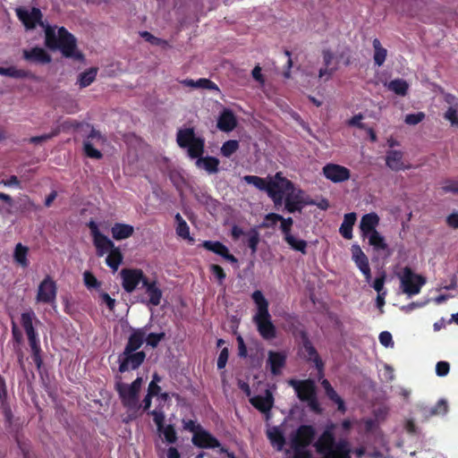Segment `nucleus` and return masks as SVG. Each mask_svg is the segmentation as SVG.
Listing matches in <instances>:
<instances>
[{"label": "nucleus", "instance_id": "obj_1", "mask_svg": "<svg viewBox=\"0 0 458 458\" xmlns=\"http://www.w3.org/2000/svg\"><path fill=\"white\" fill-rule=\"evenodd\" d=\"M16 13L27 30H32L38 23L45 30V46L50 50L60 49L65 57L81 61L83 55L76 49V38L68 30L61 27H52L41 21L42 13L38 8L33 7L31 11L17 8Z\"/></svg>", "mask_w": 458, "mask_h": 458}, {"label": "nucleus", "instance_id": "obj_2", "mask_svg": "<svg viewBox=\"0 0 458 458\" xmlns=\"http://www.w3.org/2000/svg\"><path fill=\"white\" fill-rule=\"evenodd\" d=\"M334 425L327 428L314 444L316 451L327 458H352V449L346 438L335 440Z\"/></svg>", "mask_w": 458, "mask_h": 458}, {"label": "nucleus", "instance_id": "obj_3", "mask_svg": "<svg viewBox=\"0 0 458 458\" xmlns=\"http://www.w3.org/2000/svg\"><path fill=\"white\" fill-rule=\"evenodd\" d=\"M176 141L181 148H187L188 155L191 158L201 157L204 152L205 141L203 139L195 136L193 128L179 130L176 135Z\"/></svg>", "mask_w": 458, "mask_h": 458}, {"label": "nucleus", "instance_id": "obj_4", "mask_svg": "<svg viewBox=\"0 0 458 458\" xmlns=\"http://www.w3.org/2000/svg\"><path fill=\"white\" fill-rule=\"evenodd\" d=\"M403 292L408 295L420 293V288L426 283V278L414 273L409 267H403L398 274Z\"/></svg>", "mask_w": 458, "mask_h": 458}, {"label": "nucleus", "instance_id": "obj_5", "mask_svg": "<svg viewBox=\"0 0 458 458\" xmlns=\"http://www.w3.org/2000/svg\"><path fill=\"white\" fill-rule=\"evenodd\" d=\"M148 415L153 417L157 429L160 434H163L165 442L174 444L177 441V433L174 425L169 424L165 426V415L163 405H157L154 410L148 412Z\"/></svg>", "mask_w": 458, "mask_h": 458}, {"label": "nucleus", "instance_id": "obj_6", "mask_svg": "<svg viewBox=\"0 0 458 458\" xmlns=\"http://www.w3.org/2000/svg\"><path fill=\"white\" fill-rule=\"evenodd\" d=\"M301 339L302 344L301 356L307 361H312L315 364L318 370V379H321L324 377L325 368L322 359L318 355L316 348L313 346L305 331L301 332Z\"/></svg>", "mask_w": 458, "mask_h": 458}, {"label": "nucleus", "instance_id": "obj_7", "mask_svg": "<svg viewBox=\"0 0 458 458\" xmlns=\"http://www.w3.org/2000/svg\"><path fill=\"white\" fill-rule=\"evenodd\" d=\"M116 391L123 407H125L128 411L131 412V414L129 415L130 419H135L138 411L140 409L139 394L130 389L128 385L123 383H118L116 385Z\"/></svg>", "mask_w": 458, "mask_h": 458}, {"label": "nucleus", "instance_id": "obj_8", "mask_svg": "<svg viewBox=\"0 0 458 458\" xmlns=\"http://www.w3.org/2000/svg\"><path fill=\"white\" fill-rule=\"evenodd\" d=\"M146 353L143 351L140 352H123L118 356L119 371L121 373L128 370L137 369L145 360Z\"/></svg>", "mask_w": 458, "mask_h": 458}, {"label": "nucleus", "instance_id": "obj_9", "mask_svg": "<svg viewBox=\"0 0 458 458\" xmlns=\"http://www.w3.org/2000/svg\"><path fill=\"white\" fill-rule=\"evenodd\" d=\"M289 386L293 387L300 401L305 402L317 395L315 381L309 378L304 380L290 379Z\"/></svg>", "mask_w": 458, "mask_h": 458}, {"label": "nucleus", "instance_id": "obj_10", "mask_svg": "<svg viewBox=\"0 0 458 458\" xmlns=\"http://www.w3.org/2000/svg\"><path fill=\"white\" fill-rule=\"evenodd\" d=\"M316 437V429L311 425H301L291 435V446L308 447Z\"/></svg>", "mask_w": 458, "mask_h": 458}, {"label": "nucleus", "instance_id": "obj_11", "mask_svg": "<svg viewBox=\"0 0 458 458\" xmlns=\"http://www.w3.org/2000/svg\"><path fill=\"white\" fill-rule=\"evenodd\" d=\"M120 276L123 279L122 285L127 293H131L140 283L143 284L144 280H148L140 269L123 268Z\"/></svg>", "mask_w": 458, "mask_h": 458}, {"label": "nucleus", "instance_id": "obj_12", "mask_svg": "<svg viewBox=\"0 0 458 458\" xmlns=\"http://www.w3.org/2000/svg\"><path fill=\"white\" fill-rule=\"evenodd\" d=\"M191 442L195 446L202 449H215L221 446L219 440L204 428L192 435Z\"/></svg>", "mask_w": 458, "mask_h": 458}, {"label": "nucleus", "instance_id": "obj_13", "mask_svg": "<svg viewBox=\"0 0 458 458\" xmlns=\"http://www.w3.org/2000/svg\"><path fill=\"white\" fill-rule=\"evenodd\" d=\"M89 133L87 139L83 141V150L87 157L95 159H100L102 157V154L99 150L93 148L92 140H96L97 142H104L105 139L100 133L99 131L95 130L93 127H89ZM88 129H85V132Z\"/></svg>", "mask_w": 458, "mask_h": 458}, {"label": "nucleus", "instance_id": "obj_14", "mask_svg": "<svg viewBox=\"0 0 458 458\" xmlns=\"http://www.w3.org/2000/svg\"><path fill=\"white\" fill-rule=\"evenodd\" d=\"M250 403L259 411L268 416L274 406L275 399L271 390L266 389L265 395H255L250 398Z\"/></svg>", "mask_w": 458, "mask_h": 458}, {"label": "nucleus", "instance_id": "obj_15", "mask_svg": "<svg viewBox=\"0 0 458 458\" xmlns=\"http://www.w3.org/2000/svg\"><path fill=\"white\" fill-rule=\"evenodd\" d=\"M293 186V183L291 181L283 177L281 173H276L274 179L269 181L268 192L280 194L286 198Z\"/></svg>", "mask_w": 458, "mask_h": 458}, {"label": "nucleus", "instance_id": "obj_16", "mask_svg": "<svg viewBox=\"0 0 458 458\" xmlns=\"http://www.w3.org/2000/svg\"><path fill=\"white\" fill-rule=\"evenodd\" d=\"M324 175L334 182H341L350 178V171L339 165L329 164L323 168Z\"/></svg>", "mask_w": 458, "mask_h": 458}, {"label": "nucleus", "instance_id": "obj_17", "mask_svg": "<svg viewBox=\"0 0 458 458\" xmlns=\"http://www.w3.org/2000/svg\"><path fill=\"white\" fill-rule=\"evenodd\" d=\"M287 356L283 352L269 351L267 353V364L274 376H279L286 364Z\"/></svg>", "mask_w": 458, "mask_h": 458}, {"label": "nucleus", "instance_id": "obj_18", "mask_svg": "<svg viewBox=\"0 0 458 458\" xmlns=\"http://www.w3.org/2000/svg\"><path fill=\"white\" fill-rule=\"evenodd\" d=\"M22 57L28 62L40 64H47L52 61L51 55L45 49L38 47L23 49Z\"/></svg>", "mask_w": 458, "mask_h": 458}, {"label": "nucleus", "instance_id": "obj_19", "mask_svg": "<svg viewBox=\"0 0 458 458\" xmlns=\"http://www.w3.org/2000/svg\"><path fill=\"white\" fill-rule=\"evenodd\" d=\"M55 283L47 276L38 286V300L39 301L50 302L55 297Z\"/></svg>", "mask_w": 458, "mask_h": 458}, {"label": "nucleus", "instance_id": "obj_20", "mask_svg": "<svg viewBox=\"0 0 458 458\" xmlns=\"http://www.w3.org/2000/svg\"><path fill=\"white\" fill-rule=\"evenodd\" d=\"M304 194L303 191L296 189L293 185L285 198V209L290 213L301 211Z\"/></svg>", "mask_w": 458, "mask_h": 458}, {"label": "nucleus", "instance_id": "obj_21", "mask_svg": "<svg viewBox=\"0 0 458 458\" xmlns=\"http://www.w3.org/2000/svg\"><path fill=\"white\" fill-rule=\"evenodd\" d=\"M271 317H253L260 335L267 340L276 336V327L270 321Z\"/></svg>", "mask_w": 458, "mask_h": 458}, {"label": "nucleus", "instance_id": "obj_22", "mask_svg": "<svg viewBox=\"0 0 458 458\" xmlns=\"http://www.w3.org/2000/svg\"><path fill=\"white\" fill-rule=\"evenodd\" d=\"M379 223V217L376 213H369L364 215L361 217L360 223V229L361 232L362 237H367L368 235L373 233V232H377L376 230L377 225Z\"/></svg>", "mask_w": 458, "mask_h": 458}, {"label": "nucleus", "instance_id": "obj_23", "mask_svg": "<svg viewBox=\"0 0 458 458\" xmlns=\"http://www.w3.org/2000/svg\"><path fill=\"white\" fill-rule=\"evenodd\" d=\"M202 245L206 250L222 256L231 263L238 262L237 259L229 253L228 248L220 242L205 241Z\"/></svg>", "mask_w": 458, "mask_h": 458}, {"label": "nucleus", "instance_id": "obj_24", "mask_svg": "<svg viewBox=\"0 0 458 458\" xmlns=\"http://www.w3.org/2000/svg\"><path fill=\"white\" fill-rule=\"evenodd\" d=\"M237 125V120L233 111L225 109L217 121V128L222 131H232Z\"/></svg>", "mask_w": 458, "mask_h": 458}, {"label": "nucleus", "instance_id": "obj_25", "mask_svg": "<svg viewBox=\"0 0 458 458\" xmlns=\"http://www.w3.org/2000/svg\"><path fill=\"white\" fill-rule=\"evenodd\" d=\"M366 238H368L369 245H371L376 251L382 252L386 257H389L392 254L384 236L378 232H373V233L368 235Z\"/></svg>", "mask_w": 458, "mask_h": 458}, {"label": "nucleus", "instance_id": "obj_26", "mask_svg": "<svg viewBox=\"0 0 458 458\" xmlns=\"http://www.w3.org/2000/svg\"><path fill=\"white\" fill-rule=\"evenodd\" d=\"M144 342L145 333L140 330H136L130 335L124 350L128 352H140L139 349L142 346Z\"/></svg>", "mask_w": 458, "mask_h": 458}, {"label": "nucleus", "instance_id": "obj_27", "mask_svg": "<svg viewBox=\"0 0 458 458\" xmlns=\"http://www.w3.org/2000/svg\"><path fill=\"white\" fill-rule=\"evenodd\" d=\"M357 216L354 212L344 215V221L340 227V233L347 240L352 238V226L355 224Z\"/></svg>", "mask_w": 458, "mask_h": 458}, {"label": "nucleus", "instance_id": "obj_28", "mask_svg": "<svg viewBox=\"0 0 458 458\" xmlns=\"http://www.w3.org/2000/svg\"><path fill=\"white\" fill-rule=\"evenodd\" d=\"M111 232L114 239L123 240L133 234L134 228L130 225L116 223L112 227Z\"/></svg>", "mask_w": 458, "mask_h": 458}, {"label": "nucleus", "instance_id": "obj_29", "mask_svg": "<svg viewBox=\"0 0 458 458\" xmlns=\"http://www.w3.org/2000/svg\"><path fill=\"white\" fill-rule=\"evenodd\" d=\"M196 165L206 170L209 174L218 172L219 160L214 157H197Z\"/></svg>", "mask_w": 458, "mask_h": 458}, {"label": "nucleus", "instance_id": "obj_30", "mask_svg": "<svg viewBox=\"0 0 458 458\" xmlns=\"http://www.w3.org/2000/svg\"><path fill=\"white\" fill-rule=\"evenodd\" d=\"M272 220L273 223L281 222L280 229L284 233V236H286L291 233V228L293 224V220L292 217L284 218L281 215L270 213L266 216V221Z\"/></svg>", "mask_w": 458, "mask_h": 458}, {"label": "nucleus", "instance_id": "obj_31", "mask_svg": "<svg viewBox=\"0 0 458 458\" xmlns=\"http://www.w3.org/2000/svg\"><path fill=\"white\" fill-rule=\"evenodd\" d=\"M93 239L98 256H103L108 250H116L114 242L102 233Z\"/></svg>", "mask_w": 458, "mask_h": 458}, {"label": "nucleus", "instance_id": "obj_32", "mask_svg": "<svg viewBox=\"0 0 458 458\" xmlns=\"http://www.w3.org/2000/svg\"><path fill=\"white\" fill-rule=\"evenodd\" d=\"M386 165L392 170L398 171L403 168V153L398 150H390L386 154Z\"/></svg>", "mask_w": 458, "mask_h": 458}, {"label": "nucleus", "instance_id": "obj_33", "mask_svg": "<svg viewBox=\"0 0 458 458\" xmlns=\"http://www.w3.org/2000/svg\"><path fill=\"white\" fill-rule=\"evenodd\" d=\"M143 287L146 288V293L149 297L150 304L155 306L158 305L160 303L162 293L159 288L157 287L156 283H149L148 280H144Z\"/></svg>", "mask_w": 458, "mask_h": 458}, {"label": "nucleus", "instance_id": "obj_34", "mask_svg": "<svg viewBox=\"0 0 458 458\" xmlns=\"http://www.w3.org/2000/svg\"><path fill=\"white\" fill-rule=\"evenodd\" d=\"M448 411L447 402L444 399H440L435 406L430 408H424L423 412L426 418L444 415Z\"/></svg>", "mask_w": 458, "mask_h": 458}, {"label": "nucleus", "instance_id": "obj_35", "mask_svg": "<svg viewBox=\"0 0 458 458\" xmlns=\"http://www.w3.org/2000/svg\"><path fill=\"white\" fill-rule=\"evenodd\" d=\"M351 250L352 258L360 269L369 266L367 256L364 254L359 245L353 244Z\"/></svg>", "mask_w": 458, "mask_h": 458}, {"label": "nucleus", "instance_id": "obj_36", "mask_svg": "<svg viewBox=\"0 0 458 458\" xmlns=\"http://www.w3.org/2000/svg\"><path fill=\"white\" fill-rule=\"evenodd\" d=\"M182 84L196 89H218L217 86L208 79H199L198 81L186 79L182 81Z\"/></svg>", "mask_w": 458, "mask_h": 458}, {"label": "nucleus", "instance_id": "obj_37", "mask_svg": "<svg viewBox=\"0 0 458 458\" xmlns=\"http://www.w3.org/2000/svg\"><path fill=\"white\" fill-rule=\"evenodd\" d=\"M374 47V62L377 66H381L386 61L387 50L381 46L380 41L377 38L373 40Z\"/></svg>", "mask_w": 458, "mask_h": 458}, {"label": "nucleus", "instance_id": "obj_38", "mask_svg": "<svg viewBox=\"0 0 458 458\" xmlns=\"http://www.w3.org/2000/svg\"><path fill=\"white\" fill-rule=\"evenodd\" d=\"M0 75L8 76L15 79H24L30 76V72L29 71L17 69L14 66H11L8 68L0 67Z\"/></svg>", "mask_w": 458, "mask_h": 458}, {"label": "nucleus", "instance_id": "obj_39", "mask_svg": "<svg viewBox=\"0 0 458 458\" xmlns=\"http://www.w3.org/2000/svg\"><path fill=\"white\" fill-rule=\"evenodd\" d=\"M98 72L97 68H90L89 70L79 74L78 81L81 88L89 86L96 79Z\"/></svg>", "mask_w": 458, "mask_h": 458}, {"label": "nucleus", "instance_id": "obj_40", "mask_svg": "<svg viewBox=\"0 0 458 458\" xmlns=\"http://www.w3.org/2000/svg\"><path fill=\"white\" fill-rule=\"evenodd\" d=\"M243 180L249 183L254 185L260 191H265L267 193L269 189V182H267L266 179L256 176V175H245Z\"/></svg>", "mask_w": 458, "mask_h": 458}, {"label": "nucleus", "instance_id": "obj_41", "mask_svg": "<svg viewBox=\"0 0 458 458\" xmlns=\"http://www.w3.org/2000/svg\"><path fill=\"white\" fill-rule=\"evenodd\" d=\"M28 248L23 246L21 243H18L14 250L13 258L17 263H19L21 267H28Z\"/></svg>", "mask_w": 458, "mask_h": 458}, {"label": "nucleus", "instance_id": "obj_42", "mask_svg": "<svg viewBox=\"0 0 458 458\" xmlns=\"http://www.w3.org/2000/svg\"><path fill=\"white\" fill-rule=\"evenodd\" d=\"M29 344H30L31 352H32V355H31L32 360L35 362V364L37 365V367L39 369L42 365V359H41V355H40L41 348H40L39 341H38V337L33 338V339H29Z\"/></svg>", "mask_w": 458, "mask_h": 458}, {"label": "nucleus", "instance_id": "obj_43", "mask_svg": "<svg viewBox=\"0 0 458 458\" xmlns=\"http://www.w3.org/2000/svg\"><path fill=\"white\" fill-rule=\"evenodd\" d=\"M284 241L295 250H299L301 253H306L307 242L304 240L297 239L293 234H288L284 237Z\"/></svg>", "mask_w": 458, "mask_h": 458}, {"label": "nucleus", "instance_id": "obj_44", "mask_svg": "<svg viewBox=\"0 0 458 458\" xmlns=\"http://www.w3.org/2000/svg\"><path fill=\"white\" fill-rule=\"evenodd\" d=\"M252 298L258 307L257 315H269L268 310H267V302L265 300L261 292H259V291L254 292L252 294Z\"/></svg>", "mask_w": 458, "mask_h": 458}, {"label": "nucleus", "instance_id": "obj_45", "mask_svg": "<svg viewBox=\"0 0 458 458\" xmlns=\"http://www.w3.org/2000/svg\"><path fill=\"white\" fill-rule=\"evenodd\" d=\"M123 261V255L118 249L112 250L106 258V264L113 268L114 271L118 269L119 265Z\"/></svg>", "mask_w": 458, "mask_h": 458}, {"label": "nucleus", "instance_id": "obj_46", "mask_svg": "<svg viewBox=\"0 0 458 458\" xmlns=\"http://www.w3.org/2000/svg\"><path fill=\"white\" fill-rule=\"evenodd\" d=\"M17 203L21 212H32L38 209L35 203L26 195L19 197Z\"/></svg>", "mask_w": 458, "mask_h": 458}, {"label": "nucleus", "instance_id": "obj_47", "mask_svg": "<svg viewBox=\"0 0 458 458\" xmlns=\"http://www.w3.org/2000/svg\"><path fill=\"white\" fill-rule=\"evenodd\" d=\"M388 89L397 95L404 96L408 89V84L403 80H394L389 82Z\"/></svg>", "mask_w": 458, "mask_h": 458}, {"label": "nucleus", "instance_id": "obj_48", "mask_svg": "<svg viewBox=\"0 0 458 458\" xmlns=\"http://www.w3.org/2000/svg\"><path fill=\"white\" fill-rule=\"evenodd\" d=\"M239 148V142L235 140H230L225 141L222 148L221 153L224 157H231Z\"/></svg>", "mask_w": 458, "mask_h": 458}, {"label": "nucleus", "instance_id": "obj_49", "mask_svg": "<svg viewBox=\"0 0 458 458\" xmlns=\"http://www.w3.org/2000/svg\"><path fill=\"white\" fill-rule=\"evenodd\" d=\"M89 127H90L89 123H79L77 121H68V122L64 123L61 125V128L63 130H71V129H72L74 131L80 130L81 131H85V129H89Z\"/></svg>", "mask_w": 458, "mask_h": 458}, {"label": "nucleus", "instance_id": "obj_50", "mask_svg": "<svg viewBox=\"0 0 458 458\" xmlns=\"http://www.w3.org/2000/svg\"><path fill=\"white\" fill-rule=\"evenodd\" d=\"M165 333H150L145 337L147 344L155 348L158 345L159 342L164 339Z\"/></svg>", "mask_w": 458, "mask_h": 458}, {"label": "nucleus", "instance_id": "obj_51", "mask_svg": "<svg viewBox=\"0 0 458 458\" xmlns=\"http://www.w3.org/2000/svg\"><path fill=\"white\" fill-rule=\"evenodd\" d=\"M59 132H60V129H55L51 133L43 134V135H40V136L31 137L29 140V141L30 143H33V144H42L43 142H45V141L52 139L53 137L58 135Z\"/></svg>", "mask_w": 458, "mask_h": 458}, {"label": "nucleus", "instance_id": "obj_52", "mask_svg": "<svg viewBox=\"0 0 458 458\" xmlns=\"http://www.w3.org/2000/svg\"><path fill=\"white\" fill-rule=\"evenodd\" d=\"M259 242V233L256 230H251L249 233L248 246L252 253L257 251V247Z\"/></svg>", "mask_w": 458, "mask_h": 458}, {"label": "nucleus", "instance_id": "obj_53", "mask_svg": "<svg viewBox=\"0 0 458 458\" xmlns=\"http://www.w3.org/2000/svg\"><path fill=\"white\" fill-rule=\"evenodd\" d=\"M445 192L458 194V178L455 180H445L441 187Z\"/></svg>", "mask_w": 458, "mask_h": 458}, {"label": "nucleus", "instance_id": "obj_54", "mask_svg": "<svg viewBox=\"0 0 458 458\" xmlns=\"http://www.w3.org/2000/svg\"><path fill=\"white\" fill-rule=\"evenodd\" d=\"M176 233L183 239L190 240L191 242L193 241V239L190 236V228L185 221L177 225Z\"/></svg>", "mask_w": 458, "mask_h": 458}, {"label": "nucleus", "instance_id": "obj_55", "mask_svg": "<svg viewBox=\"0 0 458 458\" xmlns=\"http://www.w3.org/2000/svg\"><path fill=\"white\" fill-rule=\"evenodd\" d=\"M229 357V350L227 347H225L221 350L218 358H217V369H223L226 366L227 360Z\"/></svg>", "mask_w": 458, "mask_h": 458}, {"label": "nucleus", "instance_id": "obj_56", "mask_svg": "<svg viewBox=\"0 0 458 458\" xmlns=\"http://www.w3.org/2000/svg\"><path fill=\"white\" fill-rule=\"evenodd\" d=\"M267 437L272 442L278 443L279 445H283L284 443V436L277 428H274L270 430L267 433Z\"/></svg>", "mask_w": 458, "mask_h": 458}, {"label": "nucleus", "instance_id": "obj_57", "mask_svg": "<svg viewBox=\"0 0 458 458\" xmlns=\"http://www.w3.org/2000/svg\"><path fill=\"white\" fill-rule=\"evenodd\" d=\"M425 117V114L419 112L417 114H410L405 116V123L410 125H416Z\"/></svg>", "mask_w": 458, "mask_h": 458}, {"label": "nucleus", "instance_id": "obj_58", "mask_svg": "<svg viewBox=\"0 0 458 458\" xmlns=\"http://www.w3.org/2000/svg\"><path fill=\"white\" fill-rule=\"evenodd\" d=\"M183 428L191 432L193 435L195 432L199 431L203 427L192 420H182Z\"/></svg>", "mask_w": 458, "mask_h": 458}, {"label": "nucleus", "instance_id": "obj_59", "mask_svg": "<svg viewBox=\"0 0 458 458\" xmlns=\"http://www.w3.org/2000/svg\"><path fill=\"white\" fill-rule=\"evenodd\" d=\"M328 399L337 405V410L341 413H345V411H346L345 403L343 400V398L336 392L335 394H333L332 395H330L328 397Z\"/></svg>", "mask_w": 458, "mask_h": 458}, {"label": "nucleus", "instance_id": "obj_60", "mask_svg": "<svg viewBox=\"0 0 458 458\" xmlns=\"http://www.w3.org/2000/svg\"><path fill=\"white\" fill-rule=\"evenodd\" d=\"M379 342L385 347H393L394 343L392 335L388 331H383L379 334Z\"/></svg>", "mask_w": 458, "mask_h": 458}, {"label": "nucleus", "instance_id": "obj_61", "mask_svg": "<svg viewBox=\"0 0 458 458\" xmlns=\"http://www.w3.org/2000/svg\"><path fill=\"white\" fill-rule=\"evenodd\" d=\"M293 450V458H311V453L307 450V447L291 446Z\"/></svg>", "mask_w": 458, "mask_h": 458}, {"label": "nucleus", "instance_id": "obj_62", "mask_svg": "<svg viewBox=\"0 0 458 458\" xmlns=\"http://www.w3.org/2000/svg\"><path fill=\"white\" fill-rule=\"evenodd\" d=\"M450 370V365L447 361H438L436 365V373L439 377H445Z\"/></svg>", "mask_w": 458, "mask_h": 458}, {"label": "nucleus", "instance_id": "obj_63", "mask_svg": "<svg viewBox=\"0 0 458 458\" xmlns=\"http://www.w3.org/2000/svg\"><path fill=\"white\" fill-rule=\"evenodd\" d=\"M445 118L451 122L452 125L458 127V114L457 111L454 107H449L445 114Z\"/></svg>", "mask_w": 458, "mask_h": 458}, {"label": "nucleus", "instance_id": "obj_64", "mask_svg": "<svg viewBox=\"0 0 458 458\" xmlns=\"http://www.w3.org/2000/svg\"><path fill=\"white\" fill-rule=\"evenodd\" d=\"M84 283L89 288L97 287L98 285V282L97 278L89 271H85L83 274Z\"/></svg>", "mask_w": 458, "mask_h": 458}]
</instances>
